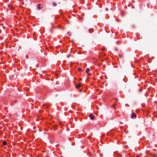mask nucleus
Wrapping results in <instances>:
<instances>
[{
  "instance_id": "obj_1",
  "label": "nucleus",
  "mask_w": 157,
  "mask_h": 157,
  "mask_svg": "<svg viewBox=\"0 0 157 157\" xmlns=\"http://www.w3.org/2000/svg\"><path fill=\"white\" fill-rule=\"evenodd\" d=\"M82 86V84L80 83H78V85H76L75 86L76 88L77 89H78L80 88Z\"/></svg>"
},
{
  "instance_id": "obj_2",
  "label": "nucleus",
  "mask_w": 157,
  "mask_h": 157,
  "mask_svg": "<svg viewBox=\"0 0 157 157\" xmlns=\"http://www.w3.org/2000/svg\"><path fill=\"white\" fill-rule=\"evenodd\" d=\"M136 116V114L135 113H132V118H134V117H135Z\"/></svg>"
},
{
  "instance_id": "obj_3",
  "label": "nucleus",
  "mask_w": 157,
  "mask_h": 157,
  "mask_svg": "<svg viewBox=\"0 0 157 157\" xmlns=\"http://www.w3.org/2000/svg\"><path fill=\"white\" fill-rule=\"evenodd\" d=\"M89 117L92 119H93L94 117V116L92 114H90L89 116Z\"/></svg>"
},
{
  "instance_id": "obj_4",
  "label": "nucleus",
  "mask_w": 157,
  "mask_h": 157,
  "mask_svg": "<svg viewBox=\"0 0 157 157\" xmlns=\"http://www.w3.org/2000/svg\"><path fill=\"white\" fill-rule=\"evenodd\" d=\"M90 71V69L89 68H87L86 69L85 72L86 73H88Z\"/></svg>"
},
{
  "instance_id": "obj_5",
  "label": "nucleus",
  "mask_w": 157,
  "mask_h": 157,
  "mask_svg": "<svg viewBox=\"0 0 157 157\" xmlns=\"http://www.w3.org/2000/svg\"><path fill=\"white\" fill-rule=\"evenodd\" d=\"M89 31L90 33H91L93 31V30L92 29H89Z\"/></svg>"
},
{
  "instance_id": "obj_6",
  "label": "nucleus",
  "mask_w": 157,
  "mask_h": 157,
  "mask_svg": "<svg viewBox=\"0 0 157 157\" xmlns=\"http://www.w3.org/2000/svg\"><path fill=\"white\" fill-rule=\"evenodd\" d=\"M152 157H157V156L155 154H153L152 155Z\"/></svg>"
},
{
  "instance_id": "obj_7",
  "label": "nucleus",
  "mask_w": 157,
  "mask_h": 157,
  "mask_svg": "<svg viewBox=\"0 0 157 157\" xmlns=\"http://www.w3.org/2000/svg\"><path fill=\"white\" fill-rule=\"evenodd\" d=\"M6 144H7V143L6 141H4L3 142L2 144L3 145H6Z\"/></svg>"
},
{
  "instance_id": "obj_8",
  "label": "nucleus",
  "mask_w": 157,
  "mask_h": 157,
  "mask_svg": "<svg viewBox=\"0 0 157 157\" xmlns=\"http://www.w3.org/2000/svg\"><path fill=\"white\" fill-rule=\"evenodd\" d=\"M52 4H53V5L54 6H56V3H55V2H52Z\"/></svg>"
},
{
  "instance_id": "obj_9",
  "label": "nucleus",
  "mask_w": 157,
  "mask_h": 157,
  "mask_svg": "<svg viewBox=\"0 0 157 157\" xmlns=\"http://www.w3.org/2000/svg\"><path fill=\"white\" fill-rule=\"evenodd\" d=\"M37 6H38V9H41V8H40V6H40V4H38L37 5Z\"/></svg>"
},
{
  "instance_id": "obj_10",
  "label": "nucleus",
  "mask_w": 157,
  "mask_h": 157,
  "mask_svg": "<svg viewBox=\"0 0 157 157\" xmlns=\"http://www.w3.org/2000/svg\"><path fill=\"white\" fill-rule=\"evenodd\" d=\"M132 28H134L136 26L135 25L133 24L132 25Z\"/></svg>"
},
{
  "instance_id": "obj_11",
  "label": "nucleus",
  "mask_w": 157,
  "mask_h": 157,
  "mask_svg": "<svg viewBox=\"0 0 157 157\" xmlns=\"http://www.w3.org/2000/svg\"><path fill=\"white\" fill-rule=\"evenodd\" d=\"M13 102L14 103H16L17 102V100H15L13 101Z\"/></svg>"
},
{
  "instance_id": "obj_12",
  "label": "nucleus",
  "mask_w": 157,
  "mask_h": 157,
  "mask_svg": "<svg viewBox=\"0 0 157 157\" xmlns=\"http://www.w3.org/2000/svg\"><path fill=\"white\" fill-rule=\"evenodd\" d=\"M115 106V104H113L112 105V107L113 108H114Z\"/></svg>"
},
{
  "instance_id": "obj_13",
  "label": "nucleus",
  "mask_w": 157,
  "mask_h": 157,
  "mask_svg": "<svg viewBox=\"0 0 157 157\" xmlns=\"http://www.w3.org/2000/svg\"><path fill=\"white\" fill-rule=\"evenodd\" d=\"M115 50L116 51H117V48H115Z\"/></svg>"
},
{
  "instance_id": "obj_14",
  "label": "nucleus",
  "mask_w": 157,
  "mask_h": 157,
  "mask_svg": "<svg viewBox=\"0 0 157 157\" xmlns=\"http://www.w3.org/2000/svg\"><path fill=\"white\" fill-rule=\"evenodd\" d=\"M101 50H102V51H104V50H105V48H102V49H101Z\"/></svg>"
},
{
  "instance_id": "obj_15",
  "label": "nucleus",
  "mask_w": 157,
  "mask_h": 157,
  "mask_svg": "<svg viewBox=\"0 0 157 157\" xmlns=\"http://www.w3.org/2000/svg\"><path fill=\"white\" fill-rule=\"evenodd\" d=\"M132 1L134 3L135 2L134 0H133Z\"/></svg>"
},
{
  "instance_id": "obj_16",
  "label": "nucleus",
  "mask_w": 157,
  "mask_h": 157,
  "mask_svg": "<svg viewBox=\"0 0 157 157\" xmlns=\"http://www.w3.org/2000/svg\"><path fill=\"white\" fill-rule=\"evenodd\" d=\"M84 15V13H82V15Z\"/></svg>"
},
{
  "instance_id": "obj_17",
  "label": "nucleus",
  "mask_w": 157,
  "mask_h": 157,
  "mask_svg": "<svg viewBox=\"0 0 157 157\" xmlns=\"http://www.w3.org/2000/svg\"><path fill=\"white\" fill-rule=\"evenodd\" d=\"M119 42V41H118L116 43H117V44H118V42Z\"/></svg>"
},
{
  "instance_id": "obj_18",
  "label": "nucleus",
  "mask_w": 157,
  "mask_h": 157,
  "mask_svg": "<svg viewBox=\"0 0 157 157\" xmlns=\"http://www.w3.org/2000/svg\"><path fill=\"white\" fill-rule=\"evenodd\" d=\"M78 70H80V69L79 68H78Z\"/></svg>"
},
{
  "instance_id": "obj_19",
  "label": "nucleus",
  "mask_w": 157,
  "mask_h": 157,
  "mask_svg": "<svg viewBox=\"0 0 157 157\" xmlns=\"http://www.w3.org/2000/svg\"><path fill=\"white\" fill-rule=\"evenodd\" d=\"M119 56L120 57H121V55H119Z\"/></svg>"
},
{
  "instance_id": "obj_20",
  "label": "nucleus",
  "mask_w": 157,
  "mask_h": 157,
  "mask_svg": "<svg viewBox=\"0 0 157 157\" xmlns=\"http://www.w3.org/2000/svg\"><path fill=\"white\" fill-rule=\"evenodd\" d=\"M139 91H141V90H140H140H139Z\"/></svg>"
},
{
  "instance_id": "obj_21",
  "label": "nucleus",
  "mask_w": 157,
  "mask_h": 157,
  "mask_svg": "<svg viewBox=\"0 0 157 157\" xmlns=\"http://www.w3.org/2000/svg\"><path fill=\"white\" fill-rule=\"evenodd\" d=\"M106 10H107V9H106Z\"/></svg>"
},
{
  "instance_id": "obj_22",
  "label": "nucleus",
  "mask_w": 157,
  "mask_h": 157,
  "mask_svg": "<svg viewBox=\"0 0 157 157\" xmlns=\"http://www.w3.org/2000/svg\"><path fill=\"white\" fill-rule=\"evenodd\" d=\"M44 71H43V73H44Z\"/></svg>"
},
{
  "instance_id": "obj_23",
  "label": "nucleus",
  "mask_w": 157,
  "mask_h": 157,
  "mask_svg": "<svg viewBox=\"0 0 157 157\" xmlns=\"http://www.w3.org/2000/svg\"><path fill=\"white\" fill-rule=\"evenodd\" d=\"M116 38V39H117V38H117V37H116V38Z\"/></svg>"
}]
</instances>
